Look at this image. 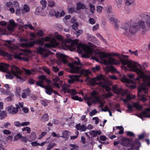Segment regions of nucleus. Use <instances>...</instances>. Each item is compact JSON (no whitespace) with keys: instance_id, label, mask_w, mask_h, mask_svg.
Returning a JSON list of instances; mask_svg holds the SVG:
<instances>
[{"instance_id":"35","label":"nucleus","mask_w":150,"mask_h":150,"mask_svg":"<svg viewBox=\"0 0 150 150\" xmlns=\"http://www.w3.org/2000/svg\"><path fill=\"white\" fill-rule=\"evenodd\" d=\"M121 80L122 81L130 83H132V81L128 79L125 75H124L122 78H120Z\"/></svg>"},{"instance_id":"25","label":"nucleus","mask_w":150,"mask_h":150,"mask_svg":"<svg viewBox=\"0 0 150 150\" xmlns=\"http://www.w3.org/2000/svg\"><path fill=\"white\" fill-rule=\"evenodd\" d=\"M76 128L77 129L82 132H84L86 129V127L84 125H80L78 124L76 125Z\"/></svg>"},{"instance_id":"16","label":"nucleus","mask_w":150,"mask_h":150,"mask_svg":"<svg viewBox=\"0 0 150 150\" xmlns=\"http://www.w3.org/2000/svg\"><path fill=\"white\" fill-rule=\"evenodd\" d=\"M35 13L36 15L45 16L47 15V12L45 8H43L41 7L38 6L36 8Z\"/></svg>"},{"instance_id":"64","label":"nucleus","mask_w":150,"mask_h":150,"mask_svg":"<svg viewBox=\"0 0 150 150\" xmlns=\"http://www.w3.org/2000/svg\"><path fill=\"white\" fill-rule=\"evenodd\" d=\"M83 33V31L82 30H77L75 32L76 35L78 36L80 35Z\"/></svg>"},{"instance_id":"33","label":"nucleus","mask_w":150,"mask_h":150,"mask_svg":"<svg viewBox=\"0 0 150 150\" xmlns=\"http://www.w3.org/2000/svg\"><path fill=\"white\" fill-rule=\"evenodd\" d=\"M65 15V13L64 11H62L60 13L57 12L55 13V16L57 18H59Z\"/></svg>"},{"instance_id":"19","label":"nucleus","mask_w":150,"mask_h":150,"mask_svg":"<svg viewBox=\"0 0 150 150\" xmlns=\"http://www.w3.org/2000/svg\"><path fill=\"white\" fill-rule=\"evenodd\" d=\"M130 26V25L129 23H124L121 27L125 31V32L124 34L126 35H128L129 34L128 33V30Z\"/></svg>"},{"instance_id":"63","label":"nucleus","mask_w":150,"mask_h":150,"mask_svg":"<svg viewBox=\"0 0 150 150\" xmlns=\"http://www.w3.org/2000/svg\"><path fill=\"white\" fill-rule=\"evenodd\" d=\"M109 19L110 21L112 23H113L116 21L117 22V21H118L116 18L114 17H111V18H109Z\"/></svg>"},{"instance_id":"48","label":"nucleus","mask_w":150,"mask_h":150,"mask_svg":"<svg viewBox=\"0 0 150 150\" xmlns=\"http://www.w3.org/2000/svg\"><path fill=\"white\" fill-rule=\"evenodd\" d=\"M56 145V144L55 143H52L49 144L47 148V150H50L54 146Z\"/></svg>"},{"instance_id":"5","label":"nucleus","mask_w":150,"mask_h":150,"mask_svg":"<svg viewBox=\"0 0 150 150\" xmlns=\"http://www.w3.org/2000/svg\"><path fill=\"white\" fill-rule=\"evenodd\" d=\"M0 71L7 73L5 75L7 79H12L14 76L16 77V80L18 81H22L24 80L22 76L21 70L15 65L10 66L8 64L1 63Z\"/></svg>"},{"instance_id":"27","label":"nucleus","mask_w":150,"mask_h":150,"mask_svg":"<svg viewBox=\"0 0 150 150\" xmlns=\"http://www.w3.org/2000/svg\"><path fill=\"white\" fill-rule=\"evenodd\" d=\"M45 88L46 89V92L49 95H51L52 93L53 92V90L52 86L49 85L45 87Z\"/></svg>"},{"instance_id":"47","label":"nucleus","mask_w":150,"mask_h":150,"mask_svg":"<svg viewBox=\"0 0 150 150\" xmlns=\"http://www.w3.org/2000/svg\"><path fill=\"white\" fill-rule=\"evenodd\" d=\"M47 2L45 0H42L40 1V4L42 6L43 8H45L47 5Z\"/></svg>"},{"instance_id":"1","label":"nucleus","mask_w":150,"mask_h":150,"mask_svg":"<svg viewBox=\"0 0 150 150\" xmlns=\"http://www.w3.org/2000/svg\"><path fill=\"white\" fill-rule=\"evenodd\" d=\"M98 55L103 63L105 65L110 64L118 65L120 64L124 65H127L130 71L136 72L138 77L137 79L138 82L144 83L150 86V76L146 75L144 73V69L147 66L146 63L141 66L138 63L128 59V56L122 55L120 56L118 54L112 53H107L104 52H100Z\"/></svg>"},{"instance_id":"39","label":"nucleus","mask_w":150,"mask_h":150,"mask_svg":"<svg viewBox=\"0 0 150 150\" xmlns=\"http://www.w3.org/2000/svg\"><path fill=\"white\" fill-rule=\"evenodd\" d=\"M70 135V132L67 131H65L63 133V135L61 136V137L67 138Z\"/></svg>"},{"instance_id":"9","label":"nucleus","mask_w":150,"mask_h":150,"mask_svg":"<svg viewBox=\"0 0 150 150\" xmlns=\"http://www.w3.org/2000/svg\"><path fill=\"white\" fill-rule=\"evenodd\" d=\"M91 96L89 97H85V99L87 100V103L89 106L91 105L93 103L97 102L99 104L100 107H103L105 104V102L101 101L97 92L95 91H93L91 93Z\"/></svg>"},{"instance_id":"6","label":"nucleus","mask_w":150,"mask_h":150,"mask_svg":"<svg viewBox=\"0 0 150 150\" xmlns=\"http://www.w3.org/2000/svg\"><path fill=\"white\" fill-rule=\"evenodd\" d=\"M76 60L74 61L72 63L69 64V66L71 68L70 71L72 73H80L81 75L83 74L86 76L90 74L88 70L81 69V64L79 59L77 57H75Z\"/></svg>"},{"instance_id":"7","label":"nucleus","mask_w":150,"mask_h":150,"mask_svg":"<svg viewBox=\"0 0 150 150\" xmlns=\"http://www.w3.org/2000/svg\"><path fill=\"white\" fill-rule=\"evenodd\" d=\"M86 81L93 85H98L103 88H105L107 91H110L111 90V88L110 87L101 75L98 76L96 78L94 79L91 78L87 76Z\"/></svg>"},{"instance_id":"18","label":"nucleus","mask_w":150,"mask_h":150,"mask_svg":"<svg viewBox=\"0 0 150 150\" xmlns=\"http://www.w3.org/2000/svg\"><path fill=\"white\" fill-rule=\"evenodd\" d=\"M56 56L60 62H63L64 64L67 63V60L66 56L64 54L60 53H58L56 54Z\"/></svg>"},{"instance_id":"41","label":"nucleus","mask_w":150,"mask_h":150,"mask_svg":"<svg viewBox=\"0 0 150 150\" xmlns=\"http://www.w3.org/2000/svg\"><path fill=\"white\" fill-rule=\"evenodd\" d=\"M22 136V135L20 133H18L15 136L14 138L13 139V141L14 142L18 141L19 139H21Z\"/></svg>"},{"instance_id":"20","label":"nucleus","mask_w":150,"mask_h":150,"mask_svg":"<svg viewBox=\"0 0 150 150\" xmlns=\"http://www.w3.org/2000/svg\"><path fill=\"white\" fill-rule=\"evenodd\" d=\"M10 24L7 26V28L10 31H12L14 30L15 27L17 25L14 21L11 19L9 21Z\"/></svg>"},{"instance_id":"55","label":"nucleus","mask_w":150,"mask_h":150,"mask_svg":"<svg viewBox=\"0 0 150 150\" xmlns=\"http://www.w3.org/2000/svg\"><path fill=\"white\" fill-rule=\"evenodd\" d=\"M69 146L71 147L70 150H78V146L75 144H70Z\"/></svg>"},{"instance_id":"13","label":"nucleus","mask_w":150,"mask_h":150,"mask_svg":"<svg viewBox=\"0 0 150 150\" xmlns=\"http://www.w3.org/2000/svg\"><path fill=\"white\" fill-rule=\"evenodd\" d=\"M132 142L128 139H124L121 142V144L124 146L128 147V150H136V147L134 145H132L131 144Z\"/></svg>"},{"instance_id":"54","label":"nucleus","mask_w":150,"mask_h":150,"mask_svg":"<svg viewBox=\"0 0 150 150\" xmlns=\"http://www.w3.org/2000/svg\"><path fill=\"white\" fill-rule=\"evenodd\" d=\"M103 96L106 98H108L112 96V94L110 92H108L107 93L103 94Z\"/></svg>"},{"instance_id":"2","label":"nucleus","mask_w":150,"mask_h":150,"mask_svg":"<svg viewBox=\"0 0 150 150\" xmlns=\"http://www.w3.org/2000/svg\"><path fill=\"white\" fill-rule=\"evenodd\" d=\"M55 37L61 41V46L62 48L64 50L75 49L77 47V51L79 53H85L91 55L95 50L96 49V46L92 43H89V44H90L89 47L81 43L78 44V40L72 41L70 38H69V36L68 35L67 36V38L65 40H63L62 36L58 34L57 33H55Z\"/></svg>"},{"instance_id":"60","label":"nucleus","mask_w":150,"mask_h":150,"mask_svg":"<svg viewBox=\"0 0 150 150\" xmlns=\"http://www.w3.org/2000/svg\"><path fill=\"white\" fill-rule=\"evenodd\" d=\"M78 26V24L77 22L75 23L72 25V28L74 30H76Z\"/></svg>"},{"instance_id":"15","label":"nucleus","mask_w":150,"mask_h":150,"mask_svg":"<svg viewBox=\"0 0 150 150\" xmlns=\"http://www.w3.org/2000/svg\"><path fill=\"white\" fill-rule=\"evenodd\" d=\"M81 75H69L68 76L69 79H68V82L69 83H72L74 81H79L83 82L82 80H80L79 78L81 77Z\"/></svg>"},{"instance_id":"12","label":"nucleus","mask_w":150,"mask_h":150,"mask_svg":"<svg viewBox=\"0 0 150 150\" xmlns=\"http://www.w3.org/2000/svg\"><path fill=\"white\" fill-rule=\"evenodd\" d=\"M23 103L22 102H19L16 104V108L13 105H10L8 107V110L10 113L14 114L17 113L18 111V110L20 108H22L23 107Z\"/></svg>"},{"instance_id":"28","label":"nucleus","mask_w":150,"mask_h":150,"mask_svg":"<svg viewBox=\"0 0 150 150\" xmlns=\"http://www.w3.org/2000/svg\"><path fill=\"white\" fill-rule=\"evenodd\" d=\"M40 120L42 122L47 121L49 120V117L48 114L46 113L43 115L41 116Z\"/></svg>"},{"instance_id":"29","label":"nucleus","mask_w":150,"mask_h":150,"mask_svg":"<svg viewBox=\"0 0 150 150\" xmlns=\"http://www.w3.org/2000/svg\"><path fill=\"white\" fill-rule=\"evenodd\" d=\"M21 26L25 29H27L28 28H29L31 30H34V28L32 26V24L29 22H27V24L22 25Z\"/></svg>"},{"instance_id":"45","label":"nucleus","mask_w":150,"mask_h":150,"mask_svg":"<svg viewBox=\"0 0 150 150\" xmlns=\"http://www.w3.org/2000/svg\"><path fill=\"white\" fill-rule=\"evenodd\" d=\"M7 116L6 113V112L3 111L0 114V119L2 120L5 118Z\"/></svg>"},{"instance_id":"62","label":"nucleus","mask_w":150,"mask_h":150,"mask_svg":"<svg viewBox=\"0 0 150 150\" xmlns=\"http://www.w3.org/2000/svg\"><path fill=\"white\" fill-rule=\"evenodd\" d=\"M52 135L54 137H60L61 136L59 134H56L55 132H53L52 133Z\"/></svg>"},{"instance_id":"59","label":"nucleus","mask_w":150,"mask_h":150,"mask_svg":"<svg viewBox=\"0 0 150 150\" xmlns=\"http://www.w3.org/2000/svg\"><path fill=\"white\" fill-rule=\"evenodd\" d=\"M6 6L8 7H14V5L13 3V4L11 2H7L6 4Z\"/></svg>"},{"instance_id":"42","label":"nucleus","mask_w":150,"mask_h":150,"mask_svg":"<svg viewBox=\"0 0 150 150\" xmlns=\"http://www.w3.org/2000/svg\"><path fill=\"white\" fill-rule=\"evenodd\" d=\"M0 92L1 93V94L2 95H8L10 94V91H5L3 88H0Z\"/></svg>"},{"instance_id":"52","label":"nucleus","mask_w":150,"mask_h":150,"mask_svg":"<svg viewBox=\"0 0 150 150\" xmlns=\"http://www.w3.org/2000/svg\"><path fill=\"white\" fill-rule=\"evenodd\" d=\"M89 6L90 7V11L92 13H94L95 10L94 6L91 4H89Z\"/></svg>"},{"instance_id":"57","label":"nucleus","mask_w":150,"mask_h":150,"mask_svg":"<svg viewBox=\"0 0 150 150\" xmlns=\"http://www.w3.org/2000/svg\"><path fill=\"white\" fill-rule=\"evenodd\" d=\"M106 11L108 13H110L112 12V7L110 6H108L106 8Z\"/></svg>"},{"instance_id":"24","label":"nucleus","mask_w":150,"mask_h":150,"mask_svg":"<svg viewBox=\"0 0 150 150\" xmlns=\"http://www.w3.org/2000/svg\"><path fill=\"white\" fill-rule=\"evenodd\" d=\"M87 37L89 40L91 41L98 45H100L99 42L96 40V38L93 36L91 35H88Z\"/></svg>"},{"instance_id":"44","label":"nucleus","mask_w":150,"mask_h":150,"mask_svg":"<svg viewBox=\"0 0 150 150\" xmlns=\"http://www.w3.org/2000/svg\"><path fill=\"white\" fill-rule=\"evenodd\" d=\"M115 4L118 7H121L123 3V0H115Z\"/></svg>"},{"instance_id":"51","label":"nucleus","mask_w":150,"mask_h":150,"mask_svg":"<svg viewBox=\"0 0 150 150\" xmlns=\"http://www.w3.org/2000/svg\"><path fill=\"white\" fill-rule=\"evenodd\" d=\"M116 129H120V130L118 132L119 134H122L124 132L123 128L122 126H117L115 127Z\"/></svg>"},{"instance_id":"11","label":"nucleus","mask_w":150,"mask_h":150,"mask_svg":"<svg viewBox=\"0 0 150 150\" xmlns=\"http://www.w3.org/2000/svg\"><path fill=\"white\" fill-rule=\"evenodd\" d=\"M14 7L16 8V14L18 16L21 14H24L28 13L30 11V8L29 6L26 4L24 5L22 8H19V4L18 2L16 1L13 2Z\"/></svg>"},{"instance_id":"56","label":"nucleus","mask_w":150,"mask_h":150,"mask_svg":"<svg viewBox=\"0 0 150 150\" xmlns=\"http://www.w3.org/2000/svg\"><path fill=\"white\" fill-rule=\"evenodd\" d=\"M71 98L74 100H78L80 102L83 100L81 98H79L77 96H73Z\"/></svg>"},{"instance_id":"50","label":"nucleus","mask_w":150,"mask_h":150,"mask_svg":"<svg viewBox=\"0 0 150 150\" xmlns=\"http://www.w3.org/2000/svg\"><path fill=\"white\" fill-rule=\"evenodd\" d=\"M55 5V2L53 0H49L48 1V6L50 7H53Z\"/></svg>"},{"instance_id":"58","label":"nucleus","mask_w":150,"mask_h":150,"mask_svg":"<svg viewBox=\"0 0 150 150\" xmlns=\"http://www.w3.org/2000/svg\"><path fill=\"white\" fill-rule=\"evenodd\" d=\"M103 8V7L100 6H98L97 7V11L99 13H101L102 12V10Z\"/></svg>"},{"instance_id":"49","label":"nucleus","mask_w":150,"mask_h":150,"mask_svg":"<svg viewBox=\"0 0 150 150\" xmlns=\"http://www.w3.org/2000/svg\"><path fill=\"white\" fill-rule=\"evenodd\" d=\"M20 41L21 42H24V43H21L19 45L20 47H22L21 45V44L23 43H29V42H27V41H28L27 39H25V38H21L20 39Z\"/></svg>"},{"instance_id":"46","label":"nucleus","mask_w":150,"mask_h":150,"mask_svg":"<svg viewBox=\"0 0 150 150\" xmlns=\"http://www.w3.org/2000/svg\"><path fill=\"white\" fill-rule=\"evenodd\" d=\"M41 104L44 106H45L48 105L50 101L49 100H43L40 101Z\"/></svg>"},{"instance_id":"31","label":"nucleus","mask_w":150,"mask_h":150,"mask_svg":"<svg viewBox=\"0 0 150 150\" xmlns=\"http://www.w3.org/2000/svg\"><path fill=\"white\" fill-rule=\"evenodd\" d=\"M90 134L92 135L93 137H95L97 135H100L101 133V132L100 130L95 131L92 130L90 131L89 132Z\"/></svg>"},{"instance_id":"34","label":"nucleus","mask_w":150,"mask_h":150,"mask_svg":"<svg viewBox=\"0 0 150 150\" xmlns=\"http://www.w3.org/2000/svg\"><path fill=\"white\" fill-rule=\"evenodd\" d=\"M137 27H138V28H140L142 29H144L145 27L144 22L142 21H139L138 23V25H137Z\"/></svg>"},{"instance_id":"32","label":"nucleus","mask_w":150,"mask_h":150,"mask_svg":"<svg viewBox=\"0 0 150 150\" xmlns=\"http://www.w3.org/2000/svg\"><path fill=\"white\" fill-rule=\"evenodd\" d=\"M142 17V18L144 19H147V20L146 21V25L148 27H150V26L147 23L148 21H150V16L147 14H144L143 15Z\"/></svg>"},{"instance_id":"38","label":"nucleus","mask_w":150,"mask_h":150,"mask_svg":"<svg viewBox=\"0 0 150 150\" xmlns=\"http://www.w3.org/2000/svg\"><path fill=\"white\" fill-rule=\"evenodd\" d=\"M105 70L108 72L110 71L114 72L116 71V69L113 67L107 66L105 68Z\"/></svg>"},{"instance_id":"3","label":"nucleus","mask_w":150,"mask_h":150,"mask_svg":"<svg viewBox=\"0 0 150 150\" xmlns=\"http://www.w3.org/2000/svg\"><path fill=\"white\" fill-rule=\"evenodd\" d=\"M44 41L50 42V43H47L45 45V49L46 48H51L55 47L58 45V43L56 42L52 35H50L44 38H41L39 40H36L33 42H29L27 43H23L21 44L22 47H32L35 44H38L40 45H42ZM38 52L40 53L42 57H46L48 56L50 53V51L44 49L42 47H40L38 50Z\"/></svg>"},{"instance_id":"30","label":"nucleus","mask_w":150,"mask_h":150,"mask_svg":"<svg viewBox=\"0 0 150 150\" xmlns=\"http://www.w3.org/2000/svg\"><path fill=\"white\" fill-rule=\"evenodd\" d=\"M148 112H150V108H147L145 111L143 112L142 113L140 114L139 115V117L140 118L142 119V118L144 117H149V116L146 115V114Z\"/></svg>"},{"instance_id":"53","label":"nucleus","mask_w":150,"mask_h":150,"mask_svg":"<svg viewBox=\"0 0 150 150\" xmlns=\"http://www.w3.org/2000/svg\"><path fill=\"white\" fill-rule=\"evenodd\" d=\"M22 131L23 132L27 131V133L29 134L30 132L31 129L29 127H26L23 128L22 129Z\"/></svg>"},{"instance_id":"37","label":"nucleus","mask_w":150,"mask_h":150,"mask_svg":"<svg viewBox=\"0 0 150 150\" xmlns=\"http://www.w3.org/2000/svg\"><path fill=\"white\" fill-rule=\"evenodd\" d=\"M36 138V133L35 132H33L31 133L30 136V138L29 139L30 141H31L35 140Z\"/></svg>"},{"instance_id":"21","label":"nucleus","mask_w":150,"mask_h":150,"mask_svg":"<svg viewBox=\"0 0 150 150\" xmlns=\"http://www.w3.org/2000/svg\"><path fill=\"white\" fill-rule=\"evenodd\" d=\"M138 29V27H137V24L130 26L128 32L131 35H133L136 33Z\"/></svg>"},{"instance_id":"14","label":"nucleus","mask_w":150,"mask_h":150,"mask_svg":"<svg viewBox=\"0 0 150 150\" xmlns=\"http://www.w3.org/2000/svg\"><path fill=\"white\" fill-rule=\"evenodd\" d=\"M62 86V89L64 93L67 92L68 93H71L72 96H74L78 93L75 89H69L68 88H69L70 86L66 83H64Z\"/></svg>"},{"instance_id":"26","label":"nucleus","mask_w":150,"mask_h":150,"mask_svg":"<svg viewBox=\"0 0 150 150\" xmlns=\"http://www.w3.org/2000/svg\"><path fill=\"white\" fill-rule=\"evenodd\" d=\"M77 9L78 10L84 9L86 8V6L81 2H79L76 4Z\"/></svg>"},{"instance_id":"61","label":"nucleus","mask_w":150,"mask_h":150,"mask_svg":"<svg viewBox=\"0 0 150 150\" xmlns=\"http://www.w3.org/2000/svg\"><path fill=\"white\" fill-rule=\"evenodd\" d=\"M32 145L33 146H39V143L36 141L32 142L31 143Z\"/></svg>"},{"instance_id":"22","label":"nucleus","mask_w":150,"mask_h":150,"mask_svg":"<svg viewBox=\"0 0 150 150\" xmlns=\"http://www.w3.org/2000/svg\"><path fill=\"white\" fill-rule=\"evenodd\" d=\"M30 91L29 88H27L23 91L21 94V97L23 98H27L28 96H29Z\"/></svg>"},{"instance_id":"43","label":"nucleus","mask_w":150,"mask_h":150,"mask_svg":"<svg viewBox=\"0 0 150 150\" xmlns=\"http://www.w3.org/2000/svg\"><path fill=\"white\" fill-rule=\"evenodd\" d=\"M25 72L27 75L33 74L35 73V71L34 70H30L25 69Z\"/></svg>"},{"instance_id":"10","label":"nucleus","mask_w":150,"mask_h":150,"mask_svg":"<svg viewBox=\"0 0 150 150\" xmlns=\"http://www.w3.org/2000/svg\"><path fill=\"white\" fill-rule=\"evenodd\" d=\"M135 97V96L134 95H133L131 97L130 96L127 95V98L126 99H121L122 100L127 104V107L128 108V111L129 112H130L133 110V106L139 110H140L142 109V106L140 105L138 102L133 103H132V106L129 104L128 102L131 99H134Z\"/></svg>"},{"instance_id":"4","label":"nucleus","mask_w":150,"mask_h":150,"mask_svg":"<svg viewBox=\"0 0 150 150\" xmlns=\"http://www.w3.org/2000/svg\"><path fill=\"white\" fill-rule=\"evenodd\" d=\"M4 45L8 47L11 54L8 53L0 49V54L4 56H6L9 59H11L12 56L13 55L14 57L20 60H23L27 61L28 60L27 56L28 53L31 52L30 51L26 49H21L18 47L13 45L10 40L6 41Z\"/></svg>"},{"instance_id":"40","label":"nucleus","mask_w":150,"mask_h":150,"mask_svg":"<svg viewBox=\"0 0 150 150\" xmlns=\"http://www.w3.org/2000/svg\"><path fill=\"white\" fill-rule=\"evenodd\" d=\"M21 89L19 87H17L16 88L15 94L18 97L21 96Z\"/></svg>"},{"instance_id":"23","label":"nucleus","mask_w":150,"mask_h":150,"mask_svg":"<svg viewBox=\"0 0 150 150\" xmlns=\"http://www.w3.org/2000/svg\"><path fill=\"white\" fill-rule=\"evenodd\" d=\"M122 88L117 85H114L112 86V91L115 93L120 94L121 93Z\"/></svg>"},{"instance_id":"17","label":"nucleus","mask_w":150,"mask_h":150,"mask_svg":"<svg viewBox=\"0 0 150 150\" xmlns=\"http://www.w3.org/2000/svg\"><path fill=\"white\" fill-rule=\"evenodd\" d=\"M39 77L40 79V81L37 82L36 85L41 87H44L43 83L44 81H45L48 83L50 82V81L49 80L47 79L44 76L42 75L39 76Z\"/></svg>"},{"instance_id":"36","label":"nucleus","mask_w":150,"mask_h":150,"mask_svg":"<svg viewBox=\"0 0 150 150\" xmlns=\"http://www.w3.org/2000/svg\"><path fill=\"white\" fill-rule=\"evenodd\" d=\"M125 5L127 6H130L133 4L134 0H125Z\"/></svg>"},{"instance_id":"8","label":"nucleus","mask_w":150,"mask_h":150,"mask_svg":"<svg viewBox=\"0 0 150 150\" xmlns=\"http://www.w3.org/2000/svg\"><path fill=\"white\" fill-rule=\"evenodd\" d=\"M128 76L130 79H135L136 82L139 84L140 86L138 88V97L139 99L140 100L142 101L143 102L146 101L147 99L142 94L141 95L140 93L142 92H144V93H148V86H149V85H147L144 83H141L142 82V81H140V82H138L137 80V78L136 79L134 78V75L132 74H128Z\"/></svg>"}]
</instances>
